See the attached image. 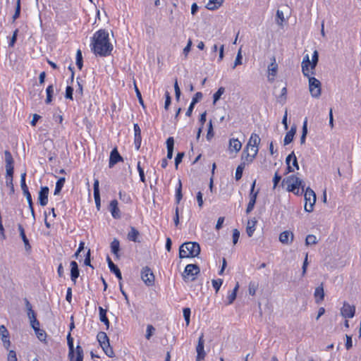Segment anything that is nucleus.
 Instances as JSON below:
<instances>
[{
    "label": "nucleus",
    "instance_id": "1",
    "mask_svg": "<svg viewBox=\"0 0 361 361\" xmlns=\"http://www.w3.org/2000/svg\"><path fill=\"white\" fill-rule=\"evenodd\" d=\"M90 47L92 52L100 57L110 56L114 49L109 32L104 29H99L93 34Z\"/></svg>",
    "mask_w": 361,
    "mask_h": 361
},
{
    "label": "nucleus",
    "instance_id": "2",
    "mask_svg": "<svg viewBox=\"0 0 361 361\" xmlns=\"http://www.w3.org/2000/svg\"><path fill=\"white\" fill-rule=\"evenodd\" d=\"M260 142L259 136L255 133H252L242 152L241 160L245 164H251L259 152Z\"/></svg>",
    "mask_w": 361,
    "mask_h": 361
},
{
    "label": "nucleus",
    "instance_id": "3",
    "mask_svg": "<svg viewBox=\"0 0 361 361\" xmlns=\"http://www.w3.org/2000/svg\"><path fill=\"white\" fill-rule=\"evenodd\" d=\"M283 183L286 185V190L294 195L301 196L304 192L305 184L303 181L295 175H290L284 178Z\"/></svg>",
    "mask_w": 361,
    "mask_h": 361
},
{
    "label": "nucleus",
    "instance_id": "4",
    "mask_svg": "<svg viewBox=\"0 0 361 361\" xmlns=\"http://www.w3.org/2000/svg\"><path fill=\"white\" fill-rule=\"evenodd\" d=\"M319 60V54L317 50H314L312 56V61L310 60L308 54L304 56L302 61V72L304 76L309 77L310 75H314V70L317 65Z\"/></svg>",
    "mask_w": 361,
    "mask_h": 361
},
{
    "label": "nucleus",
    "instance_id": "5",
    "mask_svg": "<svg viewBox=\"0 0 361 361\" xmlns=\"http://www.w3.org/2000/svg\"><path fill=\"white\" fill-rule=\"evenodd\" d=\"M200 245L196 242L183 243L179 247V257L189 258L197 257L200 253Z\"/></svg>",
    "mask_w": 361,
    "mask_h": 361
},
{
    "label": "nucleus",
    "instance_id": "6",
    "mask_svg": "<svg viewBox=\"0 0 361 361\" xmlns=\"http://www.w3.org/2000/svg\"><path fill=\"white\" fill-rule=\"evenodd\" d=\"M305 197V210L307 212H311L314 209V206L316 202V194L310 188H307L304 190Z\"/></svg>",
    "mask_w": 361,
    "mask_h": 361
},
{
    "label": "nucleus",
    "instance_id": "7",
    "mask_svg": "<svg viewBox=\"0 0 361 361\" xmlns=\"http://www.w3.org/2000/svg\"><path fill=\"white\" fill-rule=\"evenodd\" d=\"M200 267L197 264H188L183 274V278L185 281L188 280L193 281L195 279V276L200 273Z\"/></svg>",
    "mask_w": 361,
    "mask_h": 361
},
{
    "label": "nucleus",
    "instance_id": "8",
    "mask_svg": "<svg viewBox=\"0 0 361 361\" xmlns=\"http://www.w3.org/2000/svg\"><path fill=\"white\" fill-rule=\"evenodd\" d=\"M311 75H310L309 77H307L309 79V90L311 95L313 97L317 98L322 93L321 82L316 78Z\"/></svg>",
    "mask_w": 361,
    "mask_h": 361
},
{
    "label": "nucleus",
    "instance_id": "9",
    "mask_svg": "<svg viewBox=\"0 0 361 361\" xmlns=\"http://www.w3.org/2000/svg\"><path fill=\"white\" fill-rule=\"evenodd\" d=\"M5 154V163H6V178H13L14 171V161L11 153L6 150L4 152Z\"/></svg>",
    "mask_w": 361,
    "mask_h": 361
},
{
    "label": "nucleus",
    "instance_id": "10",
    "mask_svg": "<svg viewBox=\"0 0 361 361\" xmlns=\"http://www.w3.org/2000/svg\"><path fill=\"white\" fill-rule=\"evenodd\" d=\"M141 278L147 286H150L154 284V276L152 270L148 267H145L142 269Z\"/></svg>",
    "mask_w": 361,
    "mask_h": 361
},
{
    "label": "nucleus",
    "instance_id": "11",
    "mask_svg": "<svg viewBox=\"0 0 361 361\" xmlns=\"http://www.w3.org/2000/svg\"><path fill=\"white\" fill-rule=\"evenodd\" d=\"M287 164L286 173L293 172L295 169H299L297 158L294 152L290 153L286 159Z\"/></svg>",
    "mask_w": 361,
    "mask_h": 361
},
{
    "label": "nucleus",
    "instance_id": "12",
    "mask_svg": "<svg viewBox=\"0 0 361 361\" xmlns=\"http://www.w3.org/2000/svg\"><path fill=\"white\" fill-rule=\"evenodd\" d=\"M278 68H279V66H278V64L276 63V58H275V56H273L271 58V63L268 66V71H267L268 72L267 78H268V80L269 82H272L275 80V78L278 73Z\"/></svg>",
    "mask_w": 361,
    "mask_h": 361
},
{
    "label": "nucleus",
    "instance_id": "13",
    "mask_svg": "<svg viewBox=\"0 0 361 361\" xmlns=\"http://www.w3.org/2000/svg\"><path fill=\"white\" fill-rule=\"evenodd\" d=\"M355 307L350 305L347 302H343V305L341 309V314L344 318H353L355 316Z\"/></svg>",
    "mask_w": 361,
    "mask_h": 361
},
{
    "label": "nucleus",
    "instance_id": "14",
    "mask_svg": "<svg viewBox=\"0 0 361 361\" xmlns=\"http://www.w3.org/2000/svg\"><path fill=\"white\" fill-rule=\"evenodd\" d=\"M204 335L203 334H201V336L199 338L198 343L196 347V351H197V357L196 361H202L204 359L206 356V353L204 350Z\"/></svg>",
    "mask_w": 361,
    "mask_h": 361
},
{
    "label": "nucleus",
    "instance_id": "15",
    "mask_svg": "<svg viewBox=\"0 0 361 361\" xmlns=\"http://www.w3.org/2000/svg\"><path fill=\"white\" fill-rule=\"evenodd\" d=\"M123 161L122 156L119 154L117 147L114 148L109 156V167L112 168L118 162Z\"/></svg>",
    "mask_w": 361,
    "mask_h": 361
},
{
    "label": "nucleus",
    "instance_id": "16",
    "mask_svg": "<svg viewBox=\"0 0 361 361\" xmlns=\"http://www.w3.org/2000/svg\"><path fill=\"white\" fill-rule=\"evenodd\" d=\"M49 193V189L47 186L41 187L38 195V202L41 206L44 207L48 204Z\"/></svg>",
    "mask_w": 361,
    "mask_h": 361
},
{
    "label": "nucleus",
    "instance_id": "17",
    "mask_svg": "<svg viewBox=\"0 0 361 361\" xmlns=\"http://www.w3.org/2000/svg\"><path fill=\"white\" fill-rule=\"evenodd\" d=\"M134 130V145L136 150H139L142 143L141 130L137 123L133 126Z\"/></svg>",
    "mask_w": 361,
    "mask_h": 361
},
{
    "label": "nucleus",
    "instance_id": "18",
    "mask_svg": "<svg viewBox=\"0 0 361 361\" xmlns=\"http://www.w3.org/2000/svg\"><path fill=\"white\" fill-rule=\"evenodd\" d=\"M109 211L110 212L111 216L114 219H120L121 218V212L118 208V203L116 200H113L110 202L109 205Z\"/></svg>",
    "mask_w": 361,
    "mask_h": 361
},
{
    "label": "nucleus",
    "instance_id": "19",
    "mask_svg": "<svg viewBox=\"0 0 361 361\" xmlns=\"http://www.w3.org/2000/svg\"><path fill=\"white\" fill-rule=\"evenodd\" d=\"M0 335L1 336V341L4 343V346L8 349L11 345V341L9 340V333L4 325L0 326Z\"/></svg>",
    "mask_w": 361,
    "mask_h": 361
},
{
    "label": "nucleus",
    "instance_id": "20",
    "mask_svg": "<svg viewBox=\"0 0 361 361\" xmlns=\"http://www.w3.org/2000/svg\"><path fill=\"white\" fill-rule=\"evenodd\" d=\"M242 148V143L238 138L229 140L228 150L231 152H238Z\"/></svg>",
    "mask_w": 361,
    "mask_h": 361
},
{
    "label": "nucleus",
    "instance_id": "21",
    "mask_svg": "<svg viewBox=\"0 0 361 361\" xmlns=\"http://www.w3.org/2000/svg\"><path fill=\"white\" fill-rule=\"evenodd\" d=\"M108 266L110 271L114 273L119 281L122 280V275L118 267L112 262L109 257H107Z\"/></svg>",
    "mask_w": 361,
    "mask_h": 361
},
{
    "label": "nucleus",
    "instance_id": "22",
    "mask_svg": "<svg viewBox=\"0 0 361 361\" xmlns=\"http://www.w3.org/2000/svg\"><path fill=\"white\" fill-rule=\"evenodd\" d=\"M71 279L75 284L80 274L78 265L75 261H72L71 262Z\"/></svg>",
    "mask_w": 361,
    "mask_h": 361
},
{
    "label": "nucleus",
    "instance_id": "23",
    "mask_svg": "<svg viewBox=\"0 0 361 361\" xmlns=\"http://www.w3.org/2000/svg\"><path fill=\"white\" fill-rule=\"evenodd\" d=\"M279 240L283 244H289L293 240V234L290 231H286L279 235Z\"/></svg>",
    "mask_w": 361,
    "mask_h": 361
},
{
    "label": "nucleus",
    "instance_id": "24",
    "mask_svg": "<svg viewBox=\"0 0 361 361\" xmlns=\"http://www.w3.org/2000/svg\"><path fill=\"white\" fill-rule=\"evenodd\" d=\"M314 296L315 298V302L317 304L320 303L322 301L324 300V291L323 283H322L320 286H319L318 287H317L315 288Z\"/></svg>",
    "mask_w": 361,
    "mask_h": 361
},
{
    "label": "nucleus",
    "instance_id": "25",
    "mask_svg": "<svg viewBox=\"0 0 361 361\" xmlns=\"http://www.w3.org/2000/svg\"><path fill=\"white\" fill-rule=\"evenodd\" d=\"M166 147H167V155L166 158L168 159H171L173 157V147H174V139L173 137H169L166 140Z\"/></svg>",
    "mask_w": 361,
    "mask_h": 361
},
{
    "label": "nucleus",
    "instance_id": "26",
    "mask_svg": "<svg viewBox=\"0 0 361 361\" xmlns=\"http://www.w3.org/2000/svg\"><path fill=\"white\" fill-rule=\"evenodd\" d=\"M18 228H19V231H20V235L24 243V245H25V249L26 252L30 253L31 251V245L29 243V240L27 239V238L25 235V230H24L23 227H18Z\"/></svg>",
    "mask_w": 361,
    "mask_h": 361
},
{
    "label": "nucleus",
    "instance_id": "27",
    "mask_svg": "<svg viewBox=\"0 0 361 361\" xmlns=\"http://www.w3.org/2000/svg\"><path fill=\"white\" fill-rule=\"evenodd\" d=\"M99 319L102 322H103L105 326H106V329H108L109 328V319L106 317V312L107 310L104 309L102 307H99Z\"/></svg>",
    "mask_w": 361,
    "mask_h": 361
},
{
    "label": "nucleus",
    "instance_id": "28",
    "mask_svg": "<svg viewBox=\"0 0 361 361\" xmlns=\"http://www.w3.org/2000/svg\"><path fill=\"white\" fill-rule=\"evenodd\" d=\"M67 343L69 349L68 357L71 360L74 357V345H73V338L71 336V332L68 333L67 336Z\"/></svg>",
    "mask_w": 361,
    "mask_h": 361
},
{
    "label": "nucleus",
    "instance_id": "29",
    "mask_svg": "<svg viewBox=\"0 0 361 361\" xmlns=\"http://www.w3.org/2000/svg\"><path fill=\"white\" fill-rule=\"evenodd\" d=\"M139 236V231L135 227H131L130 231L128 233V239L133 242H140Z\"/></svg>",
    "mask_w": 361,
    "mask_h": 361
},
{
    "label": "nucleus",
    "instance_id": "30",
    "mask_svg": "<svg viewBox=\"0 0 361 361\" xmlns=\"http://www.w3.org/2000/svg\"><path fill=\"white\" fill-rule=\"evenodd\" d=\"M101 348H102L104 353L109 357H114V352L113 350L112 347L110 345L109 341L106 342L105 344H100L99 345Z\"/></svg>",
    "mask_w": 361,
    "mask_h": 361
},
{
    "label": "nucleus",
    "instance_id": "31",
    "mask_svg": "<svg viewBox=\"0 0 361 361\" xmlns=\"http://www.w3.org/2000/svg\"><path fill=\"white\" fill-rule=\"evenodd\" d=\"M118 196L120 200L127 204H130L133 202L130 195L125 191H119Z\"/></svg>",
    "mask_w": 361,
    "mask_h": 361
},
{
    "label": "nucleus",
    "instance_id": "32",
    "mask_svg": "<svg viewBox=\"0 0 361 361\" xmlns=\"http://www.w3.org/2000/svg\"><path fill=\"white\" fill-rule=\"evenodd\" d=\"M249 164H245L243 161L238 166L235 170V178L236 180H239L241 179L243 176V172L246 165Z\"/></svg>",
    "mask_w": 361,
    "mask_h": 361
},
{
    "label": "nucleus",
    "instance_id": "33",
    "mask_svg": "<svg viewBox=\"0 0 361 361\" xmlns=\"http://www.w3.org/2000/svg\"><path fill=\"white\" fill-rule=\"evenodd\" d=\"M119 250H120V243H119L118 240H117L116 238H114V240L111 243V252L114 255H116V257L117 258H118V257H119V255H118Z\"/></svg>",
    "mask_w": 361,
    "mask_h": 361
},
{
    "label": "nucleus",
    "instance_id": "34",
    "mask_svg": "<svg viewBox=\"0 0 361 361\" xmlns=\"http://www.w3.org/2000/svg\"><path fill=\"white\" fill-rule=\"evenodd\" d=\"M175 197H176V203L177 204H179L182 197H183V194H182V183H181V180L179 179L178 180V185L176 188V195H175Z\"/></svg>",
    "mask_w": 361,
    "mask_h": 361
},
{
    "label": "nucleus",
    "instance_id": "35",
    "mask_svg": "<svg viewBox=\"0 0 361 361\" xmlns=\"http://www.w3.org/2000/svg\"><path fill=\"white\" fill-rule=\"evenodd\" d=\"M222 1L219 0H209L206 8L209 10H215L221 6Z\"/></svg>",
    "mask_w": 361,
    "mask_h": 361
},
{
    "label": "nucleus",
    "instance_id": "36",
    "mask_svg": "<svg viewBox=\"0 0 361 361\" xmlns=\"http://www.w3.org/2000/svg\"><path fill=\"white\" fill-rule=\"evenodd\" d=\"M47 98L45 100L46 104H50L52 102L54 94V85H49L46 89Z\"/></svg>",
    "mask_w": 361,
    "mask_h": 361
},
{
    "label": "nucleus",
    "instance_id": "37",
    "mask_svg": "<svg viewBox=\"0 0 361 361\" xmlns=\"http://www.w3.org/2000/svg\"><path fill=\"white\" fill-rule=\"evenodd\" d=\"M239 288V283L238 282L236 283V285L235 286V288H233V291L231 293H230L228 297H227V304L228 305H231L233 302V301L235 300L236 298V293H237V291Z\"/></svg>",
    "mask_w": 361,
    "mask_h": 361
},
{
    "label": "nucleus",
    "instance_id": "38",
    "mask_svg": "<svg viewBox=\"0 0 361 361\" xmlns=\"http://www.w3.org/2000/svg\"><path fill=\"white\" fill-rule=\"evenodd\" d=\"M65 181H66V179L63 177L60 178L57 180V182L56 183L55 189H54V195H58L59 193H60V192L61 191V190L64 185Z\"/></svg>",
    "mask_w": 361,
    "mask_h": 361
},
{
    "label": "nucleus",
    "instance_id": "39",
    "mask_svg": "<svg viewBox=\"0 0 361 361\" xmlns=\"http://www.w3.org/2000/svg\"><path fill=\"white\" fill-rule=\"evenodd\" d=\"M76 66L81 71L83 67V60L82 51L80 49H78L76 51Z\"/></svg>",
    "mask_w": 361,
    "mask_h": 361
},
{
    "label": "nucleus",
    "instance_id": "40",
    "mask_svg": "<svg viewBox=\"0 0 361 361\" xmlns=\"http://www.w3.org/2000/svg\"><path fill=\"white\" fill-rule=\"evenodd\" d=\"M97 339L100 344H105V343L107 341H109V337L107 336L105 332H103V331H99L98 334H97Z\"/></svg>",
    "mask_w": 361,
    "mask_h": 361
},
{
    "label": "nucleus",
    "instance_id": "41",
    "mask_svg": "<svg viewBox=\"0 0 361 361\" xmlns=\"http://www.w3.org/2000/svg\"><path fill=\"white\" fill-rule=\"evenodd\" d=\"M295 130L291 128L288 132L286 133L284 137V145H288L290 143L294 137Z\"/></svg>",
    "mask_w": 361,
    "mask_h": 361
},
{
    "label": "nucleus",
    "instance_id": "42",
    "mask_svg": "<svg viewBox=\"0 0 361 361\" xmlns=\"http://www.w3.org/2000/svg\"><path fill=\"white\" fill-rule=\"evenodd\" d=\"M24 302H25V307H26V310H27V317H30L35 316L36 313L32 310V305L30 304L29 300L27 298H25L24 299Z\"/></svg>",
    "mask_w": 361,
    "mask_h": 361
},
{
    "label": "nucleus",
    "instance_id": "43",
    "mask_svg": "<svg viewBox=\"0 0 361 361\" xmlns=\"http://www.w3.org/2000/svg\"><path fill=\"white\" fill-rule=\"evenodd\" d=\"M287 99V88L284 87L282 88L281 91V94L278 97V101L281 104H284Z\"/></svg>",
    "mask_w": 361,
    "mask_h": 361
},
{
    "label": "nucleus",
    "instance_id": "44",
    "mask_svg": "<svg viewBox=\"0 0 361 361\" xmlns=\"http://www.w3.org/2000/svg\"><path fill=\"white\" fill-rule=\"evenodd\" d=\"M137 169L139 173L140 181L145 183L146 179H145V172H144V169L141 166V162L140 161L137 164Z\"/></svg>",
    "mask_w": 361,
    "mask_h": 361
},
{
    "label": "nucleus",
    "instance_id": "45",
    "mask_svg": "<svg viewBox=\"0 0 361 361\" xmlns=\"http://www.w3.org/2000/svg\"><path fill=\"white\" fill-rule=\"evenodd\" d=\"M20 186L23 192L29 190L26 184V172L23 173L20 176Z\"/></svg>",
    "mask_w": 361,
    "mask_h": 361
},
{
    "label": "nucleus",
    "instance_id": "46",
    "mask_svg": "<svg viewBox=\"0 0 361 361\" xmlns=\"http://www.w3.org/2000/svg\"><path fill=\"white\" fill-rule=\"evenodd\" d=\"M255 184H256V180H254L251 185V188H250V194H249V199L257 200V197L259 191L255 190Z\"/></svg>",
    "mask_w": 361,
    "mask_h": 361
},
{
    "label": "nucleus",
    "instance_id": "47",
    "mask_svg": "<svg viewBox=\"0 0 361 361\" xmlns=\"http://www.w3.org/2000/svg\"><path fill=\"white\" fill-rule=\"evenodd\" d=\"M225 89L223 87H221L218 89V90L213 95V102L215 104L221 97V96L224 93Z\"/></svg>",
    "mask_w": 361,
    "mask_h": 361
},
{
    "label": "nucleus",
    "instance_id": "48",
    "mask_svg": "<svg viewBox=\"0 0 361 361\" xmlns=\"http://www.w3.org/2000/svg\"><path fill=\"white\" fill-rule=\"evenodd\" d=\"M75 350H76V359L75 361H83L84 353H83V350L81 348V346L78 345L76 346Z\"/></svg>",
    "mask_w": 361,
    "mask_h": 361
},
{
    "label": "nucleus",
    "instance_id": "49",
    "mask_svg": "<svg viewBox=\"0 0 361 361\" xmlns=\"http://www.w3.org/2000/svg\"><path fill=\"white\" fill-rule=\"evenodd\" d=\"M35 332L39 341H44L46 340L47 334L45 331H44L43 329H37V330L35 331Z\"/></svg>",
    "mask_w": 361,
    "mask_h": 361
},
{
    "label": "nucleus",
    "instance_id": "50",
    "mask_svg": "<svg viewBox=\"0 0 361 361\" xmlns=\"http://www.w3.org/2000/svg\"><path fill=\"white\" fill-rule=\"evenodd\" d=\"M190 309L189 307H185L183 310V317L186 323V326H188L190 324Z\"/></svg>",
    "mask_w": 361,
    "mask_h": 361
},
{
    "label": "nucleus",
    "instance_id": "51",
    "mask_svg": "<svg viewBox=\"0 0 361 361\" xmlns=\"http://www.w3.org/2000/svg\"><path fill=\"white\" fill-rule=\"evenodd\" d=\"M20 14V0H17L16 11L13 16V21L14 22L17 18H19Z\"/></svg>",
    "mask_w": 361,
    "mask_h": 361
},
{
    "label": "nucleus",
    "instance_id": "52",
    "mask_svg": "<svg viewBox=\"0 0 361 361\" xmlns=\"http://www.w3.org/2000/svg\"><path fill=\"white\" fill-rule=\"evenodd\" d=\"M242 59H243V56H242V54H241V49H240L238 51V54H237V56H236V58L235 59V61H234V64L233 66V68H235V67L237 66H239V65H241L242 64Z\"/></svg>",
    "mask_w": 361,
    "mask_h": 361
},
{
    "label": "nucleus",
    "instance_id": "53",
    "mask_svg": "<svg viewBox=\"0 0 361 361\" xmlns=\"http://www.w3.org/2000/svg\"><path fill=\"white\" fill-rule=\"evenodd\" d=\"M240 231L237 228H234L232 231V239L233 245L237 244L238 239L240 238Z\"/></svg>",
    "mask_w": 361,
    "mask_h": 361
},
{
    "label": "nucleus",
    "instance_id": "54",
    "mask_svg": "<svg viewBox=\"0 0 361 361\" xmlns=\"http://www.w3.org/2000/svg\"><path fill=\"white\" fill-rule=\"evenodd\" d=\"M305 243L307 245H314L317 243V238L313 235H308L305 239Z\"/></svg>",
    "mask_w": 361,
    "mask_h": 361
},
{
    "label": "nucleus",
    "instance_id": "55",
    "mask_svg": "<svg viewBox=\"0 0 361 361\" xmlns=\"http://www.w3.org/2000/svg\"><path fill=\"white\" fill-rule=\"evenodd\" d=\"M73 88L71 86H67L66 88V94L65 97L66 99H69L71 100H73Z\"/></svg>",
    "mask_w": 361,
    "mask_h": 361
},
{
    "label": "nucleus",
    "instance_id": "56",
    "mask_svg": "<svg viewBox=\"0 0 361 361\" xmlns=\"http://www.w3.org/2000/svg\"><path fill=\"white\" fill-rule=\"evenodd\" d=\"M171 98L170 96V93L168 91H166L165 92V104H164L165 110L167 111L169 109V107L171 104Z\"/></svg>",
    "mask_w": 361,
    "mask_h": 361
},
{
    "label": "nucleus",
    "instance_id": "57",
    "mask_svg": "<svg viewBox=\"0 0 361 361\" xmlns=\"http://www.w3.org/2000/svg\"><path fill=\"white\" fill-rule=\"evenodd\" d=\"M256 200H257L249 199V202H248L247 208H246V212L247 214L251 212L253 210V209L255 207V204L256 203Z\"/></svg>",
    "mask_w": 361,
    "mask_h": 361
},
{
    "label": "nucleus",
    "instance_id": "58",
    "mask_svg": "<svg viewBox=\"0 0 361 361\" xmlns=\"http://www.w3.org/2000/svg\"><path fill=\"white\" fill-rule=\"evenodd\" d=\"M223 280L219 279L217 280H212V286L216 290V292H218L221 286L222 285Z\"/></svg>",
    "mask_w": 361,
    "mask_h": 361
},
{
    "label": "nucleus",
    "instance_id": "59",
    "mask_svg": "<svg viewBox=\"0 0 361 361\" xmlns=\"http://www.w3.org/2000/svg\"><path fill=\"white\" fill-rule=\"evenodd\" d=\"M154 331H155V329L154 328V326L152 325H151V324L147 325V334L145 336L146 338L149 340L151 338V336H152Z\"/></svg>",
    "mask_w": 361,
    "mask_h": 361
},
{
    "label": "nucleus",
    "instance_id": "60",
    "mask_svg": "<svg viewBox=\"0 0 361 361\" xmlns=\"http://www.w3.org/2000/svg\"><path fill=\"white\" fill-rule=\"evenodd\" d=\"M202 98V94L200 92H197L195 94L192 99V104H195L197 103Z\"/></svg>",
    "mask_w": 361,
    "mask_h": 361
},
{
    "label": "nucleus",
    "instance_id": "61",
    "mask_svg": "<svg viewBox=\"0 0 361 361\" xmlns=\"http://www.w3.org/2000/svg\"><path fill=\"white\" fill-rule=\"evenodd\" d=\"M281 180V176L279 175L278 172H276L274 174V178H273V183H274L273 188H276L277 187V185Z\"/></svg>",
    "mask_w": 361,
    "mask_h": 361
},
{
    "label": "nucleus",
    "instance_id": "62",
    "mask_svg": "<svg viewBox=\"0 0 361 361\" xmlns=\"http://www.w3.org/2000/svg\"><path fill=\"white\" fill-rule=\"evenodd\" d=\"M184 157L183 152H178L175 158L176 168L178 169V164L182 161L183 157Z\"/></svg>",
    "mask_w": 361,
    "mask_h": 361
},
{
    "label": "nucleus",
    "instance_id": "63",
    "mask_svg": "<svg viewBox=\"0 0 361 361\" xmlns=\"http://www.w3.org/2000/svg\"><path fill=\"white\" fill-rule=\"evenodd\" d=\"M91 252H90V250L89 249L87 254H86V256H85V261H84V264L86 265V266H89V267H93L91 264Z\"/></svg>",
    "mask_w": 361,
    "mask_h": 361
},
{
    "label": "nucleus",
    "instance_id": "64",
    "mask_svg": "<svg viewBox=\"0 0 361 361\" xmlns=\"http://www.w3.org/2000/svg\"><path fill=\"white\" fill-rule=\"evenodd\" d=\"M8 361H18L16 353L14 350H10L8 355Z\"/></svg>",
    "mask_w": 361,
    "mask_h": 361
}]
</instances>
